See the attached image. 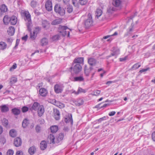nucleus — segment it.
Returning a JSON list of instances; mask_svg holds the SVG:
<instances>
[{
	"label": "nucleus",
	"mask_w": 155,
	"mask_h": 155,
	"mask_svg": "<svg viewBox=\"0 0 155 155\" xmlns=\"http://www.w3.org/2000/svg\"><path fill=\"white\" fill-rule=\"evenodd\" d=\"M63 138V136H48L47 142L42 141L40 143V148L41 150H43L46 149L47 147V143L49 144L59 143Z\"/></svg>",
	"instance_id": "nucleus-1"
},
{
	"label": "nucleus",
	"mask_w": 155,
	"mask_h": 155,
	"mask_svg": "<svg viewBox=\"0 0 155 155\" xmlns=\"http://www.w3.org/2000/svg\"><path fill=\"white\" fill-rule=\"evenodd\" d=\"M82 66L80 64H75L72 63L71 66L68 70L72 74H78L81 71Z\"/></svg>",
	"instance_id": "nucleus-2"
},
{
	"label": "nucleus",
	"mask_w": 155,
	"mask_h": 155,
	"mask_svg": "<svg viewBox=\"0 0 155 155\" xmlns=\"http://www.w3.org/2000/svg\"><path fill=\"white\" fill-rule=\"evenodd\" d=\"M69 30V29L67 26L60 25L58 27V31L61 35L63 36L67 35L69 37L70 32L69 31H68Z\"/></svg>",
	"instance_id": "nucleus-3"
},
{
	"label": "nucleus",
	"mask_w": 155,
	"mask_h": 155,
	"mask_svg": "<svg viewBox=\"0 0 155 155\" xmlns=\"http://www.w3.org/2000/svg\"><path fill=\"white\" fill-rule=\"evenodd\" d=\"M93 20L90 13L88 14L87 18L84 21V24L86 28H88L93 25Z\"/></svg>",
	"instance_id": "nucleus-4"
},
{
	"label": "nucleus",
	"mask_w": 155,
	"mask_h": 155,
	"mask_svg": "<svg viewBox=\"0 0 155 155\" xmlns=\"http://www.w3.org/2000/svg\"><path fill=\"white\" fill-rule=\"evenodd\" d=\"M54 10L55 12L58 13L60 15H64L65 13V10L64 9L61 7L59 5L56 4L54 7Z\"/></svg>",
	"instance_id": "nucleus-5"
},
{
	"label": "nucleus",
	"mask_w": 155,
	"mask_h": 155,
	"mask_svg": "<svg viewBox=\"0 0 155 155\" xmlns=\"http://www.w3.org/2000/svg\"><path fill=\"white\" fill-rule=\"evenodd\" d=\"M64 87L62 84H57L54 86V91L57 94L61 93L63 91Z\"/></svg>",
	"instance_id": "nucleus-6"
},
{
	"label": "nucleus",
	"mask_w": 155,
	"mask_h": 155,
	"mask_svg": "<svg viewBox=\"0 0 155 155\" xmlns=\"http://www.w3.org/2000/svg\"><path fill=\"white\" fill-rule=\"evenodd\" d=\"M84 58L78 57L76 58L73 61L72 63L75 64H80L82 66L84 64Z\"/></svg>",
	"instance_id": "nucleus-7"
},
{
	"label": "nucleus",
	"mask_w": 155,
	"mask_h": 155,
	"mask_svg": "<svg viewBox=\"0 0 155 155\" xmlns=\"http://www.w3.org/2000/svg\"><path fill=\"white\" fill-rule=\"evenodd\" d=\"M40 30V28L39 27L36 28L34 30L33 33H30V38L32 40H34L37 36V34L38 33V31Z\"/></svg>",
	"instance_id": "nucleus-8"
},
{
	"label": "nucleus",
	"mask_w": 155,
	"mask_h": 155,
	"mask_svg": "<svg viewBox=\"0 0 155 155\" xmlns=\"http://www.w3.org/2000/svg\"><path fill=\"white\" fill-rule=\"evenodd\" d=\"M112 51V53H111L110 55L107 56V58L112 56H116L119 54V50L114 47L113 48Z\"/></svg>",
	"instance_id": "nucleus-9"
},
{
	"label": "nucleus",
	"mask_w": 155,
	"mask_h": 155,
	"mask_svg": "<svg viewBox=\"0 0 155 155\" xmlns=\"http://www.w3.org/2000/svg\"><path fill=\"white\" fill-rule=\"evenodd\" d=\"M45 6L46 10L48 11H51L52 10V3L50 0H48L46 2Z\"/></svg>",
	"instance_id": "nucleus-10"
},
{
	"label": "nucleus",
	"mask_w": 155,
	"mask_h": 155,
	"mask_svg": "<svg viewBox=\"0 0 155 155\" xmlns=\"http://www.w3.org/2000/svg\"><path fill=\"white\" fill-rule=\"evenodd\" d=\"M14 143L15 146L18 147L21 146L22 143V141L21 138L17 137L14 140Z\"/></svg>",
	"instance_id": "nucleus-11"
},
{
	"label": "nucleus",
	"mask_w": 155,
	"mask_h": 155,
	"mask_svg": "<svg viewBox=\"0 0 155 155\" xmlns=\"http://www.w3.org/2000/svg\"><path fill=\"white\" fill-rule=\"evenodd\" d=\"M53 115L54 118L56 120H58L60 118V113L59 111L57 109H54L53 110Z\"/></svg>",
	"instance_id": "nucleus-12"
},
{
	"label": "nucleus",
	"mask_w": 155,
	"mask_h": 155,
	"mask_svg": "<svg viewBox=\"0 0 155 155\" xmlns=\"http://www.w3.org/2000/svg\"><path fill=\"white\" fill-rule=\"evenodd\" d=\"M93 69L92 67H88L87 65H85L84 68V74L86 76L89 75L91 71Z\"/></svg>",
	"instance_id": "nucleus-13"
},
{
	"label": "nucleus",
	"mask_w": 155,
	"mask_h": 155,
	"mask_svg": "<svg viewBox=\"0 0 155 155\" xmlns=\"http://www.w3.org/2000/svg\"><path fill=\"white\" fill-rule=\"evenodd\" d=\"M64 121L66 123L70 122L71 125H72L73 123V120L71 114L68 115L64 119Z\"/></svg>",
	"instance_id": "nucleus-14"
},
{
	"label": "nucleus",
	"mask_w": 155,
	"mask_h": 155,
	"mask_svg": "<svg viewBox=\"0 0 155 155\" xmlns=\"http://www.w3.org/2000/svg\"><path fill=\"white\" fill-rule=\"evenodd\" d=\"M40 106L41 105H40L39 103L37 102H35L30 109L31 111L32 110L36 111L37 110Z\"/></svg>",
	"instance_id": "nucleus-15"
},
{
	"label": "nucleus",
	"mask_w": 155,
	"mask_h": 155,
	"mask_svg": "<svg viewBox=\"0 0 155 155\" xmlns=\"http://www.w3.org/2000/svg\"><path fill=\"white\" fill-rule=\"evenodd\" d=\"M38 110V114L39 117L41 116L44 112V109L43 105H41Z\"/></svg>",
	"instance_id": "nucleus-16"
},
{
	"label": "nucleus",
	"mask_w": 155,
	"mask_h": 155,
	"mask_svg": "<svg viewBox=\"0 0 155 155\" xmlns=\"http://www.w3.org/2000/svg\"><path fill=\"white\" fill-rule=\"evenodd\" d=\"M36 151V149L35 146H33L29 148L28 152L30 155H33L35 153Z\"/></svg>",
	"instance_id": "nucleus-17"
},
{
	"label": "nucleus",
	"mask_w": 155,
	"mask_h": 155,
	"mask_svg": "<svg viewBox=\"0 0 155 155\" xmlns=\"http://www.w3.org/2000/svg\"><path fill=\"white\" fill-rule=\"evenodd\" d=\"M88 62L91 66L95 65L96 64V60L93 58H90L88 59Z\"/></svg>",
	"instance_id": "nucleus-18"
},
{
	"label": "nucleus",
	"mask_w": 155,
	"mask_h": 155,
	"mask_svg": "<svg viewBox=\"0 0 155 155\" xmlns=\"http://www.w3.org/2000/svg\"><path fill=\"white\" fill-rule=\"evenodd\" d=\"M15 31V29L14 27L11 26L9 27L7 32L8 34L10 36H12L14 35Z\"/></svg>",
	"instance_id": "nucleus-19"
},
{
	"label": "nucleus",
	"mask_w": 155,
	"mask_h": 155,
	"mask_svg": "<svg viewBox=\"0 0 155 155\" xmlns=\"http://www.w3.org/2000/svg\"><path fill=\"white\" fill-rule=\"evenodd\" d=\"M17 22V19L16 17L14 15L12 16L10 18V22L12 25H15Z\"/></svg>",
	"instance_id": "nucleus-20"
},
{
	"label": "nucleus",
	"mask_w": 155,
	"mask_h": 155,
	"mask_svg": "<svg viewBox=\"0 0 155 155\" xmlns=\"http://www.w3.org/2000/svg\"><path fill=\"white\" fill-rule=\"evenodd\" d=\"M121 3L120 0H113L112 4L116 7H119L121 5Z\"/></svg>",
	"instance_id": "nucleus-21"
},
{
	"label": "nucleus",
	"mask_w": 155,
	"mask_h": 155,
	"mask_svg": "<svg viewBox=\"0 0 155 155\" xmlns=\"http://www.w3.org/2000/svg\"><path fill=\"white\" fill-rule=\"evenodd\" d=\"M47 93V91L46 89L42 88L39 90V94L42 96L44 97L46 96Z\"/></svg>",
	"instance_id": "nucleus-22"
},
{
	"label": "nucleus",
	"mask_w": 155,
	"mask_h": 155,
	"mask_svg": "<svg viewBox=\"0 0 155 155\" xmlns=\"http://www.w3.org/2000/svg\"><path fill=\"white\" fill-rule=\"evenodd\" d=\"M50 129L52 133H55L58 130V127L57 126L54 125L50 127Z\"/></svg>",
	"instance_id": "nucleus-23"
},
{
	"label": "nucleus",
	"mask_w": 155,
	"mask_h": 155,
	"mask_svg": "<svg viewBox=\"0 0 155 155\" xmlns=\"http://www.w3.org/2000/svg\"><path fill=\"white\" fill-rule=\"evenodd\" d=\"M1 109L2 112L3 113L6 112L9 110L8 107L6 105L1 106Z\"/></svg>",
	"instance_id": "nucleus-24"
},
{
	"label": "nucleus",
	"mask_w": 155,
	"mask_h": 155,
	"mask_svg": "<svg viewBox=\"0 0 155 155\" xmlns=\"http://www.w3.org/2000/svg\"><path fill=\"white\" fill-rule=\"evenodd\" d=\"M24 15L25 17V20L28 21H31V15L28 12H25L24 13Z\"/></svg>",
	"instance_id": "nucleus-25"
},
{
	"label": "nucleus",
	"mask_w": 155,
	"mask_h": 155,
	"mask_svg": "<svg viewBox=\"0 0 155 155\" xmlns=\"http://www.w3.org/2000/svg\"><path fill=\"white\" fill-rule=\"evenodd\" d=\"M62 19L61 18H58L53 21L51 22L52 25H55L60 24L62 22Z\"/></svg>",
	"instance_id": "nucleus-26"
},
{
	"label": "nucleus",
	"mask_w": 155,
	"mask_h": 155,
	"mask_svg": "<svg viewBox=\"0 0 155 155\" xmlns=\"http://www.w3.org/2000/svg\"><path fill=\"white\" fill-rule=\"evenodd\" d=\"M12 113L15 115H18L20 113V110L16 108L12 109Z\"/></svg>",
	"instance_id": "nucleus-27"
},
{
	"label": "nucleus",
	"mask_w": 155,
	"mask_h": 155,
	"mask_svg": "<svg viewBox=\"0 0 155 155\" xmlns=\"http://www.w3.org/2000/svg\"><path fill=\"white\" fill-rule=\"evenodd\" d=\"M10 18L8 15L5 16L3 19V21L4 24H8L9 22H10Z\"/></svg>",
	"instance_id": "nucleus-28"
},
{
	"label": "nucleus",
	"mask_w": 155,
	"mask_h": 155,
	"mask_svg": "<svg viewBox=\"0 0 155 155\" xmlns=\"http://www.w3.org/2000/svg\"><path fill=\"white\" fill-rule=\"evenodd\" d=\"M29 121L26 119H25L22 123V126L24 128H25L29 124Z\"/></svg>",
	"instance_id": "nucleus-29"
},
{
	"label": "nucleus",
	"mask_w": 155,
	"mask_h": 155,
	"mask_svg": "<svg viewBox=\"0 0 155 155\" xmlns=\"http://www.w3.org/2000/svg\"><path fill=\"white\" fill-rule=\"evenodd\" d=\"M102 13V11L100 9H97L96 11L95 15L97 18L100 17Z\"/></svg>",
	"instance_id": "nucleus-30"
},
{
	"label": "nucleus",
	"mask_w": 155,
	"mask_h": 155,
	"mask_svg": "<svg viewBox=\"0 0 155 155\" xmlns=\"http://www.w3.org/2000/svg\"><path fill=\"white\" fill-rule=\"evenodd\" d=\"M26 25L28 28V30L31 31V28L32 27V24L31 21H28L26 23Z\"/></svg>",
	"instance_id": "nucleus-31"
},
{
	"label": "nucleus",
	"mask_w": 155,
	"mask_h": 155,
	"mask_svg": "<svg viewBox=\"0 0 155 155\" xmlns=\"http://www.w3.org/2000/svg\"><path fill=\"white\" fill-rule=\"evenodd\" d=\"M7 47L6 44L4 42H0V49L4 50Z\"/></svg>",
	"instance_id": "nucleus-32"
},
{
	"label": "nucleus",
	"mask_w": 155,
	"mask_h": 155,
	"mask_svg": "<svg viewBox=\"0 0 155 155\" xmlns=\"http://www.w3.org/2000/svg\"><path fill=\"white\" fill-rule=\"evenodd\" d=\"M48 43V40L46 38H42L41 41V44L42 46L45 45Z\"/></svg>",
	"instance_id": "nucleus-33"
},
{
	"label": "nucleus",
	"mask_w": 155,
	"mask_h": 155,
	"mask_svg": "<svg viewBox=\"0 0 155 155\" xmlns=\"http://www.w3.org/2000/svg\"><path fill=\"white\" fill-rule=\"evenodd\" d=\"M74 81H82L84 80L83 77L81 76L74 77Z\"/></svg>",
	"instance_id": "nucleus-34"
},
{
	"label": "nucleus",
	"mask_w": 155,
	"mask_h": 155,
	"mask_svg": "<svg viewBox=\"0 0 155 155\" xmlns=\"http://www.w3.org/2000/svg\"><path fill=\"white\" fill-rule=\"evenodd\" d=\"M0 9H1L2 12L3 13L6 12L8 10L7 6L6 5L4 4L2 5L0 8Z\"/></svg>",
	"instance_id": "nucleus-35"
},
{
	"label": "nucleus",
	"mask_w": 155,
	"mask_h": 155,
	"mask_svg": "<svg viewBox=\"0 0 155 155\" xmlns=\"http://www.w3.org/2000/svg\"><path fill=\"white\" fill-rule=\"evenodd\" d=\"M55 105L60 108H62L65 107L64 104L59 101H58L57 103H56Z\"/></svg>",
	"instance_id": "nucleus-36"
},
{
	"label": "nucleus",
	"mask_w": 155,
	"mask_h": 155,
	"mask_svg": "<svg viewBox=\"0 0 155 155\" xmlns=\"http://www.w3.org/2000/svg\"><path fill=\"white\" fill-rule=\"evenodd\" d=\"M17 131L14 129H12L9 132L10 136H16L17 135Z\"/></svg>",
	"instance_id": "nucleus-37"
},
{
	"label": "nucleus",
	"mask_w": 155,
	"mask_h": 155,
	"mask_svg": "<svg viewBox=\"0 0 155 155\" xmlns=\"http://www.w3.org/2000/svg\"><path fill=\"white\" fill-rule=\"evenodd\" d=\"M134 29L133 26L130 27L129 29L127 31V34H125V35L127 36L131 34L133 31Z\"/></svg>",
	"instance_id": "nucleus-38"
},
{
	"label": "nucleus",
	"mask_w": 155,
	"mask_h": 155,
	"mask_svg": "<svg viewBox=\"0 0 155 155\" xmlns=\"http://www.w3.org/2000/svg\"><path fill=\"white\" fill-rule=\"evenodd\" d=\"M42 25L44 28H46L48 25V23L46 20H44L42 21Z\"/></svg>",
	"instance_id": "nucleus-39"
},
{
	"label": "nucleus",
	"mask_w": 155,
	"mask_h": 155,
	"mask_svg": "<svg viewBox=\"0 0 155 155\" xmlns=\"http://www.w3.org/2000/svg\"><path fill=\"white\" fill-rule=\"evenodd\" d=\"M17 81V78H16L13 77L11 78L10 81V84H12Z\"/></svg>",
	"instance_id": "nucleus-40"
},
{
	"label": "nucleus",
	"mask_w": 155,
	"mask_h": 155,
	"mask_svg": "<svg viewBox=\"0 0 155 155\" xmlns=\"http://www.w3.org/2000/svg\"><path fill=\"white\" fill-rule=\"evenodd\" d=\"M88 0H79V3L81 5H85L87 3Z\"/></svg>",
	"instance_id": "nucleus-41"
},
{
	"label": "nucleus",
	"mask_w": 155,
	"mask_h": 155,
	"mask_svg": "<svg viewBox=\"0 0 155 155\" xmlns=\"http://www.w3.org/2000/svg\"><path fill=\"white\" fill-rule=\"evenodd\" d=\"M8 124V121L5 118H4L2 120V124L3 125L6 127Z\"/></svg>",
	"instance_id": "nucleus-42"
},
{
	"label": "nucleus",
	"mask_w": 155,
	"mask_h": 155,
	"mask_svg": "<svg viewBox=\"0 0 155 155\" xmlns=\"http://www.w3.org/2000/svg\"><path fill=\"white\" fill-rule=\"evenodd\" d=\"M83 103L84 101L83 100H81L80 101H78L77 102H76L75 103V104L77 106H79L83 105Z\"/></svg>",
	"instance_id": "nucleus-43"
},
{
	"label": "nucleus",
	"mask_w": 155,
	"mask_h": 155,
	"mask_svg": "<svg viewBox=\"0 0 155 155\" xmlns=\"http://www.w3.org/2000/svg\"><path fill=\"white\" fill-rule=\"evenodd\" d=\"M37 3L36 1L34 0L32 1L31 3V7L33 8L35 7L36 6Z\"/></svg>",
	"instance_id": "nucleus-44"
},
{
	"label": "nucleus",
	"mask_w": 155,
	"mask_h": 155,
	"mask_svg": "<svg viewBox=\"0 0 155 155\" xmlns=\"http://www.w3.org/2000/svg\"><path fill=\"white\" fill-rule=\"evenodd\" d=\"M140 66H141V65L140 64H138V63H136V64H135L134 65H133L131 67V68L136 69L140 67Z\"/></svg>",
	"instance_id": "nucleus-45"
},
{
	"label": "nucleus",
	"mask_w": 155,
	"mask_h": 155,
	"mask_svg": "<svg viewBox=\"0 0 155 155\" xmlns=\"http://www.w3.org/2000/svg\"><path fill=\"white\" fill-rule=\"evenodd\" d=\"M72 2L73 4L75 7H78V0H72Z\"/></svg>",
	"instance_id": "nucleus-46"
},
{
	"label": "nucleus",
	"mask_w": 155,
	"mask_h": 155,
	"mask_svg": "<svg viewBox=\"0 0 155 155\" xmlns=\"http://www.w3.org/2000/svg\"><path fill=\"white\" fill-rule=\"evenodd\" d=\"M86 91L84 89H82V88L79 87L78 88V90L77 91V94H79L80 93H85Z\"/></svg>",
	"instance_id": "nucleus-47"
},
{
	"label": "nucleus",
	"mask_w": 155,
	"mask_h": 155,
	"mask_svg": "<svg viewBox=\"0 0 155 155\" xmlns=\"http://www.w3.org/2000/svg\"><path fill=\"white\" fill-rule=\"evenodd\" d=\"M60 38V36L59 35H56L53 36L52 39L53 41L58 40Z\"/></svg>",
	"instance_id": "nucleus-48"
},
{
	"label": "nucleus",
	"mask_w": 155,
	"mask_h": 155,
	"mask_svg": "<svg viewBox=\"0 0 155 155\" xmlns=\"http://www.w3.org/2000/svg\"><path fill=\"white\" fill-rule=\"evenodd\" d=\"M73 10V7L71 6H69L67 8V11L69 13H71L72 12Z\"/></svg>",
	"instance_id": "nucleus-49"
},
{
	"label": "nucleus",
	"mask_w": 155,
	"mask_h": 155,
	"mask_svg": "<svg viewBox=\"0 0 155 155\" xmlns=\"http://www.w3.org/2000/svg\"><path fill=\"white\" fill-rule=\"evenodd\" d=\"M35 130L37 132H40L41 130V127L39 125H37L35 127Z\"/></svg>",
	"instance_id": "nucleus-50"
},
{
	"label": "nucleus",
	"mask_w": 155,
	"mask_h": 155,
	"mask_svg": "<svg viewBox=\"0 0 155 155\" xmlns=\"http://www.w3.org/2000/svg\"><path fill=\"white\" fill-rule=\"evenodd\" d=\"M14 153L13 151L12 150H8L7 152V155H13Z\"/></svg>",
	"instance_id": "nucleus-51"
},
{
	"label": "nucleus",
	"mask_w": 155,
	"mask_h": 155,
	"mask_svg": "<svg viewBox=\"0 0 155 155\" xmlns=\"http://www.w3.org/2000/svg\"><path fill=\"white\" fill-rule=\"evenodd\" d=\"M28 108L26 106H24L22 108V111L23 112H25L28 111Z\"/></svg>",
	"instance_id": "nucleus-52"
},
{
	"label": "nucleus",
	"mask_w": 155,
	"mask_h": 155,
	"mask_svg": "<svg viewBox=\"0 0 155 155\" xmlns=\"http://www.w3.org/2000/svg\"><path fill=\"white\" fill-rule=\"evenodd\" d=\"M100 93V91L99 90H97L93 92V95H94L97 96Z\"/></svg>",
	"instance_id": "nucleus-53"
},
{
	"label": "nucleus",
	"mask_w": 155,
	"mask_h": 155,
	"mask_svg": "<svg viewBox=\"0 0 155 155\" xmlns=\"http://www.w3.org/2000/svg\"><path fill=\"white\" fill-rule=\"evenodd\" d=\"M69 130V129L68 127H64L63 129V131L66 132H67Z\"/></svg>",
	"instance_id": "nucleus-54"
},
{
	"label": "nucleus",
	"mask_w": 155,
	"mask_h": 155,
	"mask_svg": "<svg viewBox=\"0 0 155 155\" xmlns=\"http://www.w3.org/2000/svg\"><path fill=\"white\" fill-rule=\"evenodd\" d=\"M17 67L16 64H14L10 68V71H11L12 69H15Z\"/></svg>",
	"instance_id": "nucleus-55"
},
{
	"label": "nucleus",
	"mask_w": 155,
	"mask_h": 155,
	"mask_svg": "<svg viewBox=\"0 0 155 155\" xmlns=\"http://www.w3.org/2000/svg\"><path fill=\"white\" fill-rule=\"evenodd\" d=\"M107 118V117H106L104 116L102 118H100L98 120V121H99V122H101L102 120H106Z\"/></svg>",
	"instance_id": "nucleus-56"
},
{
	"label": "nucleus",
	"mask_w": 155,
	"mask_h": 155,
	"mask_svg": "<svg viewBox=\"0 0 155 155\" xmlns=\"http://www.w3.org/2000/svg\"><path fill=\"white\" fill-rule=\"evenodd\" d=\"M149 68H147L146 69H142L139 72L140 73H143L144 72H145L149 70Z\"/></svg>",
	"instance_id": "nucleus-57"
},
{
	"label": "nucleus",
	"mask_w": 155,
	"mask_h": 155,
	"mask_svg": "<svg viewBox=\"0 0 155 155\" xmlns=\"http://www.w3.org/2000/svg\"><path fill=\"white\" fill-rule=\"evenodd\" d=\"M148 3L150 4H153V5L155 4V0H149Z\"/></svg>",
	"instance_id": "nucleus-58"
},
{
	"label": "nucleus",
	"mask_w": 155,
	"mask_h": 155,
	"mask_svg": "<svg viewBox=\"0 0 155 155\" xmlns=\"http://www.w3.org/2000/svg\"><path fill=\"white\" fill-rule=\"evenodd\" d=\"M116 113V112L114 111H112L109 113V115L110 116H114Z\"/></svg>",
	"instance_id": "nucleus-59"
},
{
	"label": "nucleus",
	"mask_w": 155,
	"mask_h": 155,
	"mask_svg": "<svg viewBox=\"0 0 155 155\" xmlns=\"http://www.w3.org/2000/svg\"><path fill=\"white\" fill-rule=\"evenodd\" d=\"M28 37V36L27 35H26L25 36H24L22 37L21 38L22 40L26 41L27 40V38Z\"/></svg>",
	"instance_id": "nucleus-60"
},
{
	"label": "nucleus",
	"mask_w": 155,
	"mask_h": 155,
	"mask_svg": "<svg viewBox=\"0 0 155 155\" xmlns=\"http://www.w3.org/2000/svg\"><path fill=\"white\" fill-rule=\"evenodd\" d=\"M16 155H23L22 152L21 151H18L17 152Z\"/></svg>",
	"instance_id": "nucleus-61"
},
{
	"label": "nucleus",
	"mask_w": 155,
	"mask_h": 155,
	"mask_svg": "<svg viewBox=\"0 0 155 155\" xmlns=\"http://www.w3.org/2000/svg\"><path fill=\"white\" fill-rule=\"evenodd\" d=\"M19 41H18V39H17L16 40L15 45V46L14 47L15 48V49L17 48V46H18V45L19 44Z\"/></svg>",
	"instance_id": "nucleus-62"
},
{
	"label": "nucleus",
	"mask_w": 155,
	"mask_h": 155,
	"mask_svg": "<svg viewBox=\"0 0 155 155\" xmlns=\"http://www.w3.org/2000/svg\"><path fill=\"white\" fill-rule=\"evenodd\" d=\"M101 104H102L101 103L99 104H98L96 105L95 107H94L95 108H98L99 109H100L101 108H102L101 107Z\"/></svg>",
	"instance_id": "nucleus-63"
},
{
	"label": "nucleus",
	"mask_w": 155,
	"mask_h": 155,
	"mask_svg": "<svg viewBox=\"0 0 155 155\" xmlns=\"http://www.w3.org/2000/svg\"><path fill=\"white\" fill-rule=\"evenodd\" d=\"M58 101H56L55 99H53L52 101L51 102L52 104L55 105Z\"/></svg>",
	"instance_id": "nucleus-64"
}]
</instances>
